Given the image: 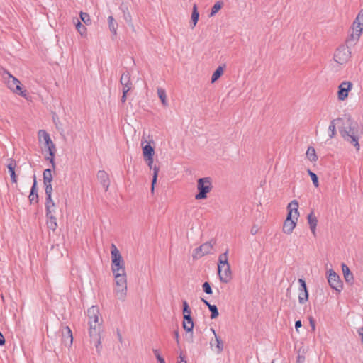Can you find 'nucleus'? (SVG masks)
I'll list each match as a JSON object with an SVG mask.
<instances>
[{
  "label": "nucleus",
  "mask_w": 363,
  "mask_h": 363,
  "mask_svg": "<svg viewBox=\"0 0 363 363\" xmlns=\"http://www.w3.org/2000/svg\"><path fill=\"white\" fill-rule=\"evenodd\" d=\"M339 132L345 141L354 145L357 150H359V139L362 133L358 130L357 123L352 121L350 117L345 121L343 120L342 125L339 128Z\"/></svg>",
  "instance_id": "obj_1"
},
{
  "label": "nucleus",
  "mask_w": 363,
  "mask_h": 363,
  "mask_svg": "<svg viewBox=\"0 0 363 363\" xmlns=\"http://www.w3.org/2000/svg\"><path fill=\"white\" fill-rule=\"evenodd\" d=\"M298 203L293 200L287 206L288 213L283 225V231L286 234H291L296 225V220L299 216L298 211Z\"/></svg>",
  "instance_id": "obj_2"
},
{
  "label": "nucleus",
  "mask_w": 363,
  "mask_h": 363,
  "mask_svg": "<svg viewBox=\"0 0 363 363\" xmlns=\"http://www.w3.org/2000/svg\"><path fill=\"white\" fill-rule=\"evenodd\" d=\"M212 179L209 177L199 178L197 180L198 193L195 195L196 200L205 199L208 194L212 190Z\"/></svg>",
  "instance_id": "obj_3"
},
{
  "label": "nucleus",
  "mask_w": 363,
  "mask_h": 363,
  "mask_svg": "<svg viewBox=\"0 0 363 363\" xmlns=\"http://www.w3.org/2000/svg\"><path fill=\"white\" fill-rule=\"evenodd\" d=\"M334 60L340 64L344 65L347 63L351 57V51L348 46H339L334 54Z\"/></svg>",
  "instance_id": "obj_4"
},
{
  "label": "nucleus",
  "mask_w": 363,
  "mask_h": 363,
  "mask_svg": "<svg viewBox=\"0 0 363 363\" xmlns=\"http://www.w3.org/2000/svg\"><path fill=\"white\" fill-rule=\"evenodd\" d=\"M8 74L9 76V79L7 82L8 87L14 93H16L21 96L22 97L27 99L28 91L26 90L22 89L21 83L20 82V81L15 77L12 76L11 74Z\"/></svg>",
  "instance_id": "obj_5"
},
{
  "label": "nucleus",
  "mask_w": 363,
  "mask_h": 363,
  "mask_svg": "<svg viewBox=\"0 0 363 363\" xmlns=\"http://www.w3.org/2000/svg\"><path fill=\"white\" fill-rule=\"evenodd\" d=\"M328 281L330 286L340 293L343 289V283L340 276L333 269L328 271Z\"/></svg>",
  "instance_id": "obj_6"
},
{
  "label": "nucleus",
  "mask_w": 363,
  "mask_h": 363,
  "mask_svg": "<svg viewBox=\"0 0 363 363\" xmlns=\"http://www.w3.org/2000/svg\"><path fill=\"white\" fill-rule=\"evenodd\" d=\"M216 244V241L214 240H211L210 241H208L201 245H200L199 247L196 248L194 251L193 254V258L194 259H198L201 258L203 256L208 254L211 250L213 249V245Z\"/></svg>",
  "instance_id": "obj_7"
},
{
  "label": "nucleus",
  "mask_w": 363,
  "mask_h": 363,
  "mask_svg": "<svg viewBox=\"0 0 363 363\" xmlns=\"http://www.w3.org/2000/svg\"><path fill=\"white\" fill-rule=\"evenodd\" d=\"M353 84L351 82L344 81L338 86L337 98L340 101H345L348 97L349 91L352 89Z\"/></svg>",
  "instance_id": "obj_8"
},
{
  "label": "nucleus",
  "mask_w": 363,
  "mask_h": 363,
  "mask_svg": "<svg viewBox=\"0 0 363 363\" xmlns=\"http://www.w3.org/2000/svg\"><path fill=\"white\" fill-rule=\"evenodd\" d=\"M62 342L66 347H70L73 342L72 332L69 327L65 326L62 330Z\"/></svg>",
  "instance_id": "obj_9"
},
{
  "label": "nucleus",
  "mask_w": 363,
  "mask_h": 363,
  "mask_svg": "<svg viewBox=\"0 0 363 363\" xmlns=\"http://www.w3.org/2000/svg\"><path fill=\"white\" fill-rule=\"evenodd\" d=\"M120 83L123 86V90L128 89V91H130L133 88V83L130 79V74L128 71H125L122 73Z\"/></svg>",
  "instance_id": "obj_10"
},
{
  "label": "nucleus",
  "mask_w": 363,
  "mask_h": 363,
  "mask_svg": "<svg viewBox=\"0 0 363 363\" xmlns=\"http://www.w3.org/2000/svg\"><path fill=\"white\" fill-rule=\"evenodd\" d=\"M89 325V334L90 339H96V337H101V332L102 331V325L101 323H88Z\"/></svg>",
  "instance_id": "obj_11"
},
{
  "label": "nucleus",
  "mask_w": 363,
  "mask_h": 363,
  "mask_svg": "<svg viewBox=\"0 0 363 363\" xmlns=\"http://www.w3.org/2000/svg\"><path fill=\"white\" fill-rule=\"evenodd\" d=\"M223 268V271L222 269L220 271H218V274L219 276L220 281L226 284L230 281L232 278V273L230 264L226 265V267H224Z\"/></svg>",
  "instance_id": "obj_12"
},
{
  "label": "nucleus",
  "mask_w": 363,
  "mask_h": 363,
  "mask_svg": "<svg viewBox=\"0 0 363 363\" xmlns=\"http://www.w3.org/2000/svg\"><path fill=\"white\" fill-rule=\"evenodd\" d=\"M99 310L98 306H92L87 310V316L89 318V322L91 323L92 324L94 323H99Z\"/></svg>",
  "instance_id": "obj_13"
},
{
  "label": "nucleus",
  "mask_w": 363,
  "mask_h": 363,
  "mask_svg": "<svg viewBox=\"0 0 363 363\" xmlns=\"http://www.w3.org/2000/svg\"><path fill=\"white\" fill-rule=\"evenodd\" d=\"M17 166L16 161L13 158L8 159V164L6 165L9 173L10 174L11 179L13 183H17L18 177L16 174L15 169Z\"/></svg>",
  "instance_id": "obj_14"
},
{
  "label": "nucleus",
  "mask_w": 363,
  "mask_h": 363,
  "mask_svg": "<svg viewBox=\"0 0 363 363\" xmlns=\"http://www.w3.org/2000/svg\"><path fill=\"white\" fill-rule=\"evenodd\" d=\"M183 328L184 330H186L187 333H191V337L189 342H193V328H194V321L193 318H191V315L189 316L188 315H186L185 317H183Z\"/></svg>",
  "instance_id": "obj_15"
},
{
  "label": "nucleus",
  "mask_w": 363,
  "mask_h": 363,
  "mask_svg": "<svg viewBox=\"0 0 363 363\" xmlns=\"http://www.w3.org/2000/svg\"><path fill=\"white\" fill-rule=\"evenodd\" d=\"M30 203H38V186L35 175H33V184L31 186L30 194L28 196Z\"/></svg>",
  "instance_id": "obj_16"
},
{
  "label": "nucleus",
  "mask_w": 363,
  "mask_h": 363,
  "mask_svg": "<svg viewBox=\"0 0 363 363\" xmlns=\"http://www.w3.org/2000/svg\"><path fill=\"white\" fill-rule=\"evenodd\" d=\"M97 179H99L103 187L105 189V191H106L110 185L108 174L105 171L100 170L97 173Z\"/></svg>",
  "instance_id": "obj_17"
},
{
  "label": "nucleus",
  "mask_w": 363,
  "mask_h": 363,
  "mask_svg": "<svg viewBox=\"0 0 363 363\" xmlns=\"http://www.w3.org/2000/svg\"><path fill=\"white\" fill-rule=\"evenodd\" d=\"M111 269L113 273L125 272V262L123 259L112 260Z\"/></svg>",
  "instance_id": "obj_18"
},
{
  "label": "nucleus",
  "mask_w": 363,
  "mask_h": 363,
  "mask_svg": "<svg viewBox=\"0 0 363 363\" xmlns=\"http://www.w3.org/2000/svg\"><path fill=\"white\" fill-rule=\"evenodd\" d=\"M147 163L148 167L150 169H153V175H152V187L151 191L152 192L154 191V186L157 183L158 173H159V167L157 166L152 167L153 164V157H151L150 160H145Z\"/></svg>",
  "instance_id": "obj_19"
},
{
  "label": "nucleus",
  "mask_w": 363,
  "mask_h": 363,
  "mask_svg": "<svg viewBox=\"0 0 363 363\" xmlns=\"http://www.w3.org/2000/svg\"><path fill=\"white\" fill-rule=\"evenodd\" d=\"M308 223L310 225V229L313 234L315 233L316 226L318 224V219L314 215L313 211H312L307 216Z\"/></svg>",
  "instance_id": "obj_20"
},
{
  "label": "nucleus",
  "mask_w": 363,
  "mask_h": 363,
  "mask_svg": "<svg viewBox=\"0 0 363 363\" xmlns=\"http://www.w3.org/2000/svg\"><path fill=\"white\" fill-rule=\"evenodd\" d=\"M143 153L145 160H150L155 154L154 147L147 143L143 147Z\"/></svg>",
  "instance_id": "obj_21"
},
{
  "label": "nucleus",
  "mask_w": 363,
  "mask_h": 363,
  "mask_svg": "<svg viewBox=\"0 0 363 363\" xmlns=\"http://www.w3.org/2000/svg\"><path fill=\"white\" fill-rule=\"evenodd\" d=\"M114 274L116 285H127L126 274L125 272L113 273Z\"/></svg>",
  "instance_id": "obj_22"
},
{
  "label": "nucleus",
  "mask_w": 363,
  "mask_h": 363,
  "mask_svg": "<svg viewBox=\"0 0 363 363\" xmlns=\"http://www.w3.org/2000/svg\"><path fill=\"white\" fill-rule=\"evenodd\" d=\"M115 293L119 300L124 301L126 297L127 285H116Z\"/></svg>",
  "instance_id": "obj_23"
},
{
  "label": "nucleus",
  "mask_w": 363,
  "mask_h": 363,
  "mask_svg": "<svg viewBox=\"0 0 363 363\" xmlns=\"http://www.w3.org/2000/svg\"><path fill=\"white\" fill-rule=\"evenodd\" d=\"M342 268L345 281L347 283L352 284L354 279V277L349 267L346 264H342Z\"/></svg>",
  "instance_id": "obj_24"
},
{
  "label": "nucleus",
  "mask_w": 363,
  "mask_h": 363,
  "mask_svg": "<svg viewBox=\"0 0 363 363\" xmlns=\"http://www.w3.org/2000/svg\"><path fill=\"white\" fill-rule=\"evenodd\" d=\"M38 135L40 138H42L45 142L44 150L48 146H50L52 144H53V142L52 141L50 135L45 130H40L38 132Z\"/></svg>",
  "instance_id": "obj_25"
},
{
  "label": "nucleus",
  "mask_w": 363,
  "mask_h": 363,
  "mask_svg": "<svg viewBox=\"0 0 363 363\" xmlns=\"http://www.w3.org/2000/svg\"><path fill=\"white\" fill-rule=\"evenodd\" d=\"M120 9L122 11V12L123 13L124 20L128 24L131 23H132V16H131L130 13L128 11V6L125 4L122 3L120 6Z\"/></svg>",
  "instance_id": "obj_26"
},
{
  "label": "nucleus",
  "mask_w": 363,
  "mask_h": 363,
  "mask_svg": "<svg viewBox=\"0 0 363 363\" xmlns=\"http://www.w3.org/2000/svg\"><path fill=\"white\" fill-rule=\"evenodd\" d=\"M352 26L354 28H358L363 30V9H362L357 14Z\"/></svg>",
  "instance_id": "obj_27"
},
{
  "label": "nucleus",
  "mask_w": 363,
  "mask_h": 363,
  "mask_svg": "<svg viewBox=\"0 0 363 363\" xmlns=\"http://www.w3.org/2000/svg\"><path fill=\"white\" fill-rule=\"evenodd\" d=\"M108 28L111 33L116 36L117 34L118 23L112 16L108 18Z\"/></svg>",
  "instance_id": "obj_28"
},
{
  "label": "nucleus",
  "mask_w": 363,
  "mask_h": 363,
  "mask_svg": "<svg viewBox=\"0 0 363 363\" xmlns=\"http://www.w3.org/2000/svg\"><path fill=\"white\" fill-rule=\"evenodd\" d=\"M46 218L48 219L47 222H46L48 228L50 230L55 231L56 230V228H57L56 217L55 216H46Z\"/></svg>",
  "instance_id": "obj_29"
},
{
  "label": "nucleus",
  "mask_w": 363,
  "mask_h": 363,
  "mask_svg": "<svg viewBox=\"0 0 363 363\" xmlns=\"http://www.w3.org/2000/svg\"><path fill=\"white\" fill-rule=\"evenodd\" d=\"M224 67L223 66H218L217 69L213 72L212 76H211V83H214L216 82L223 74L224 72Z\"/></svg>",
  "instance_id": "obj_30"
},
{
  "label": "nucleus",
  "mask_w": 363,
  "mask_h": 363,
  "mask_svg": "<svg viewBox=\"0 0 363 363\" xmlns=\"http://www.w3.org/2000/svg\"><path fill=\"white\" fill-rule=\"evenodd\" d=\"M363 30H361L360 28H354L352 26V32L350 35V39H347V42L349 43L350 40H353V41H357L362 34V32Z\"/></svg>",
  "instance_id": "obj_31"
},
{
  "label": "nucleus",
  "mask_w": 363,
  "mask_h": 363,
  "mask_svg": "<svg viewBox=\"0 0 363 363\" xmlns=\"http://www.w3.org/2000/svg\"><path fill=\"white\" fill-rule=\"evenodd\" d=\"M335 121L337 122H343V119L341 118H338L337 119H333L331 121L330 124L329 125L328 130L330 132V138H333L336 135V130H335Z\"/></svg>",
  "instance_id": "obj_32"
},
{
  "label": "nucleus",
  "mask_w": 363,
  "mask_h": 363,
  "mask_svg": "<svg viewBox=\"0 0 363 363\" xmlns=\"http://www.w3.org/2000/svg\"><path fill=\"white\" fill-rule=\"evenodd\" d=\"M211 330L215 335V340L216 342L217 352L220 353L223 350V342L220 337L217 336L216 331L213 328H211Z\"/></svg>",
  "instance_id": "obj_33"
},
{
  "label": "nucleus",
  "mask_w": 363,
  "mask_h": 363,
  "mask_svg": "<svg viewBox=\"0 0 363 363\" xmlns=\"http://www.w3.org/2000/svg\"><path fill=\"white\" fill-rule=\"evenodd\" d=\"M157 95L160 99L161 100V102L164 106H168V102L167 100V95L166 91L162 88H157Z\"/></svg>",
  "instance_id": "obj_34"
},
{
  "label": "nucleus",
  "mask_w": 363,
  "mask_h": 363,
  "mask_svg": "<svg viewBox=\"0 0 363 363\" xmlns=\"http://www.w3.org/2000/svg\"><path fill=\"white\" fill-rule=\"evenodd\" d=\"M111 261L123 259L119 250L114 244L111 245Z\"/></svg>",
  "instance_id": "obj_35"
},
{
  "label": "nucleus",
  "mask_w": 363,
  "mask_h": 363,
  "mask_svg": "<svg viewBox=\"0 0 363 363\" xmlns=\"http://www.w3.org/2000/svg\"><path fill=\"white\" fill-rule=\"evenodd\" d=\"M43 184H51L52 181V170L50 169H46L43 171Z\"/></svg>",
  "instance_id": "obj_36"
},
{
  "label": "nucleus",
  "mask_w": 363,
  "mask_h": 363,
  "mask_svg": "<svg viewBox=\"0 0 363 363\" xmlns=\"http://www.w3.org/2000/svg\"><path fill=\"white\" fill-rule=\"evenodd\" d=\"M224 3L222 1H218L214 4L213 7L211 8V11L210 13V16H215L223 6Z\"/></svg>",
  "instance_id": "obj_37"
},
{
  "label": "nucleus",
  "mask_w": 363,
  "mask_h": 363,
  "mask_svg": "<svg viewBox=\"0 0 363 363\" xmlns=\"http://www.w3.org/2000/svg\"><path fill=\"white\" fill-rule=\"evenodd\" d=\"M308 159L311 162H315L318 160V157L315 153V148L313 147H309L306 152Z\"/></svg>",
  "instance_id": "obj_38"
},
{
  "label": "nucleus",
  "mask_w": 363,
  "mask_h": 363,
  "mask_svg": "<svg viewBox=\"0 0 363 363\" xmlns=\"http://www.w3.org/2000/svg\"><path fill=\"white\" fill-rule=\"evenodd\" d=\"M55 203L52 199V195L45 196V211H48V214H50V208L55 207Z\"/></svg>",
  "instance_id": "obj_39"
},
{
  "label": "nucleus",
  "mask_w": 363,
  "mask_h": 363,
  "mask_svg": "<svg viewBox=\"0 0 363 363\" xmlns=\"http://www.w3.org/2000/svg\"><path fill=\"white\" fill-rule=\"evenodd\" d=\"M308 290L299 291L298 294V301L301 304H304L308 300Z\"/></svg>",
  "instance_id": "obj_40"
},
{
  "label": "nucleus",
  "mask_w": 363,
  "mask_h": 363,
  "mask_svg": "<svg viewBox=\"0 0 363 363\" xmlns=\"http://www.w3.org/2000/svg\"><path fill=\"white\" fill-rule=\"evenodd\" d=\"M199 18V13L197 10V6L196 4L194 5L193 11L191 13V21L193 23L192 28H194L196 23H198Z\"/></svg>",
  "instance_id": "obj_41"
},
{
  "label": "nucleus",
  "mask_w": 363,
  "mask_h": 363,
  "mask_svg": "<svg viewBox=\"0 0 363 363\" xmlns=\"http://www.w3.org/2000/svg\"><path fill=\"white\" fill-rule=\"evenodd\" d=\"M101 338V337H96V339H90L91 342L94 343L98 354H100L102 350Z\"/></svg>",
  "instance_id": "obj_42"
},
{
  "label": "nucleus",
  "mask_w": 363,
  "mask_h": 363,
  "mask_svg": "<svg viewBox=\"0 0 363 363\" xmlns=\"http://www.w3.org/2000/svg\"><path fill=\"white\" fill-rule=\"evenodd\" d=\"M307 172H308V175L311 177V180L313 182V185L315 187H318L319 186V182H318V177L317 174H315L314 172H313L309 169L307 170Z\"/></svg>",
  "instance_id": "obj_43"
},
{
  "label": "nucleus",
  "mask_w": 363,
  "mask_h": 363,
  "mask_svg": "<svg viewBox=\"0 0 363 363\" xmlns=\"http://www.w3.org/2000/svg\"><path fill=\"white\" fill-rule=\"evenodd\" d=\"M209 311H211V319H216L219 315L218 308L216 305H211L209 306L208 308Z\"/></svg>",
  "instance_id": "obj_44"
},
{
  "label": "nucleus",
  "mask_w": 363,
  "mask_h": 363,
  "mask_svg": "<svg viewBox=\"0 0 363 363\" xmlns=\"http://www.w3.org/2000/svg\"><path fill=\"white\" fill-rule=\"evenodd\" d=\"M80 19L82 21H83L85 24L89 25L91 24V19L89 13L86 12L81 11L79 13Z\"/></svg>",
  "instance_id": "obj_45"
},
{
  "label": "nucleus",
  "mask_w": 363,
  "mask_h": 363,
  "mask_svg": "<svg viewBox=\"0 0 363 363\" xmlns=\"http://www.w3.org/2000/svg\"><path fill=\"white\" fill-rule=\"evenodd\" d=\"M182 307H183V317H185L186 315L189 314V316L191 315V311L189 308V306L186 301H183L182 302Z\"/></svg>",
  "instance_id": "obj_46"
},
{
  "label": "nucleus",
  "mask_w": 363,
  "mask_h": 363,
  "mask_svg": "<svg viewBox=\"0 0 363 363\" xmlns=\"http://www.w3.org/2000/svg\"><path fill=\"white\" fill-rule=\"evenodd\" d=\"M76 28L82 35L86 31V27L78 19H77Z\"/></svg>",
  "instance_id": "obj_47"
},
{
  "label": "nucleus",
  "mask_w": 363,
  "mask_h": 363,
  "mask_svg": "<svg viewBox=\"0 0 363 363\" xmlns=\"http://www.w3.org/2000/svg\"><path fill=\"white\" fill-rule=\"evenodd\" d=\"M48 155L49 156H45V160H48L50 164H52V167L53 169L55 168V152H48Z\"/></svg>",
  "instance_id": "obj_48"
},
{
  "label": "nucleus",
  "mask_w": 363,
  "mask_h": 363,
  "mask_svg": "<svg viewBox=\"0 0 363 363\" xmlns=\"http://www.w3.org/2000/svg\"><path fill=\"white\" fill-rule=\"evenodd\" d=\"M202 288H203V291L206 294H213V291H212V289H211V284L209 282H208V281L204 282L202 285Z\"/></svg>",
  "instance_id": "obj_49"
},
{
  "label": "nucleus",
  "mask_w": 363,
  "mask_h": 363,
  "mask_svg": "<svg viewBox=\"0 0 363 363\" xmlns=\"http://www.w3.org/2000/svg\"><path fill=\"white\" fill-rule=\"evenodd\" d=\"M44 185H45V196L52 195V184H45Z\"/></svg>",
  "instance_id": "obj_50"
},
{
  "label": "nucleus",
  "mask_w": 363,
  "mask_h": 363,
  "mask_svg": "<svg viewBox=\"0 0 363 363\" xmlns=\"http://www.w3.org/2000/svg\"><path fill=\"white\" fill-rule=\"evenodd\" d=\"M298 283L300 284L299 291L308 290L306 283L303 279H298Z\"/></svg>",
  "instance_id": "obj_51"
},
{
  "label": "nucleus",
  "mask_w": 363,
  "mask_h": 363,
  "mask_svg": "<svg viewBox=\"0 0 363 363\" xmlns=\"http://www.w3.org/2000/svg\"><path fill=\"white\" fill-rule=\"evenodd\" d=\"M229 264L228 261L225 262V260L218 259V271H220L224 267Z\"/></svg>",
  "instance_id": "obj_52"
},
{
  "label": "nucleus",
  "mask_w": 363,
  "mask_h": 363,
  "mask_svg": "<svg viewBox=\"0 0 363 363\" xmlns=\"http://www.w3.org/2000/svg\"><path fill=\"white\" fill-rule=\"evenodd\" d=\"M308 320H309V323H310V325L311 327V330L313 332L315 331V320H314V318L313 317H309L308 318Z\"/></svg>",
  "instance_id": "obj_53"
},
{
  "label": "nucleus",
  "mask_w": 363,
  "mask_h": 363,
  "mask_svg": "<svg viewBox=\"0 0 363 363\" xmlns=\"http://www.w3.org/2000/svg\"><path fill=\"white\" fill-rule=\"evenodd\" d=\"M128 91H128V89H126L125 90H123V94H122V96L121 99V103L124 104L126 101L127 94H128Z\"/></svg>",
  "instance_id": "obj_54"
},
{
  "label": "nucleus",
  "mask_w": 363,
  "mask_h": 363,
  "mask_svg": "<svg viewBox=\"0 0 363 363\" xmlns=\"http://www.w3.org/2000/svg\"><path fill=\"white\" fill-rule=\"evenodd\" d=\"M45 150L48 152H56L55 145L53 143L50 146H48L45 149Z\"/></svg>",
  "instance_id": "obj_55"
},
{
  "label": "nucleus",
  "mask_w": 363,
  "mask_h": 363,
  "mask_svg": "<svg viewBox=\"0 0 363 363\" xmlns=\"http://www.w3.org/2000/svg\"><path fill=\"white\" fill-rule=\"evenodd\" d=\"M228 250H227L224 253L220 255L218 259L225 260V262L228 261Z\"/></svg>",
  "instance_id": "obj_56"
},
{
  "label": "nucleus",
  "mask_w": 363,
  "mask_h": 363,
  "mask_svg": "<svg viewBox=\"0 0 363 363\" xmlns=\"http://www.w3.org/2000/svg\"><path fill=\"white\" fill-rule=\"evenodd\" d=\"M174 339L177 342V345H179V331L178 330H174Z\"/></svg>",
  "instance_id": "obj_57"
},
{
  "label": "nucleus",
  "mask_w": 363,
  "mask_h": 363,
  "mask_svg": "<svg viewBox=\"0 0 363 363\" xmlns=\"http://www.w3.org/2000/svg\"><path fill=\"white\" fill-rule=\"evenodd\" d=\"M50 210V214L48 213V211H45L46 216H54V213H55V211H56V208H55V206L51 207Z\"/></svg>",
  "instance_id": "obj_58"
},
{
  "label": "nucleus",
  "mask_w": 363,
  "mask_h": 363,
  "mask_svg": "<svg viewBox=\"0 0 363 363\" xmlns=\"http://www.w3.org/2000/svg\"><path fill=\"white\" fill-rule=\"evenodd\" d=\"M6 343V340L4 338V336L3 335L2 333L0 332V346L4 345Z\"/></svg>",
  "instance_id": "obj_59"
},
{
  "label": "nucleus",
  "mask_w": 363,
  "mask_h": 363,
  "mask_svg": "<svg viewBox=\"0 0 363 363\" xmlns=\"http://www.w3.org/2000/svg\"><path fill=\"white\" fill-rule=\"evenodd\" d=\"M358 333L361 337V342L363 344V326L358 330Z\"/></svg>",
  "instance_id": "obj_60"
},
{
  "label": "nucleus",
  "mask_w": 363,
  "mask_h": 363,
  "mask_svg": "<svg viewBox=\"0 0 363 363\" xmlns=\"http://www.w3.org/2000/svg\"><path fill=\"white\" fill-rule=\"evenodd\" d=\"M301 326H302V323H301V321L300 320H296L295 322V328H296V330H298V328H301Z\"/></svg>",
  "instance_id": "obj_61"
},
{
  "label": "nucleus",
  "mask_w": 363,
  "mask_h": 363,
  "mask_svg": "<svg viewBox=\"0 0 363 363\" xmlns=\"http://www.w3.org/2000/svg\"><path fill=\"white\" fill-rule=\"evenodd\" d=\"M305 360V357L304 356H301V355H298V357H297V362H299V363H302Z\"/></svg>",
  "instance_id": "obj_62"
},
{
  "label": "nucleus",
  "mask_w": 363,
  "mask_h": 363,
  "mask_svg": "<svg viewBox=\"0 0 363 363\" xmlns=\"http://www.w3.org/2000/svg\"><path fill=\"white\" fill-rule=\"evenodd\" d=\"M152 352H153V353H154V354H155V357H156V358H157V356H158V357H159V356H161V355H160V352H159V350H157V349H153V350H152Z\"/></svg>",
  "instance_id": "obj_63"
},
{
  "label": "nucleus",
  "mask_w": 363,
  "mask_h": 363,
  "mask_svg": "<svg viewBox=\"0 0 363 363\" xmlns=\"http://www.w3.org/2000/svg\"><path fill=\"white\" fill-rule=\"evenodd\" d=\"M157 361L159 362V363H161V362H165L164 361V359L162 357V356H157Z\"/></svg>",
  "instance_id": "obj_64"
}]
</instances>
